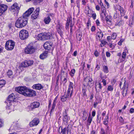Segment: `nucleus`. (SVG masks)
<instances>
[{"label":"nucleus","instance_id":"46","mask_svg":"<svg viewBox=\"0 0 134 134\" xmlns=\"http://www.w3.org/2000/svg\"><path fill=\"white\" fill-rule=\"evenodd\" d=\"M91 21L90 20V18H89L88 19V21L87 23V26L88 27L90 26L91 25Z\"/></svg>","mask_w":134,"mask_h":134},{"label":"nucleus","instance_id":"6","mask_svg":"<svg viewBox=\"0 0 134 134\" xmlns=\"http://www.w3.org/2000/svg\"><path fill=\"white\" fill-rule=\"evenodd\" d=\"M44 34L45 40L54 39L56 36L54 33L52 32H44Z\"/></svg>","mask_w":134,"mask_h":134},{"label":"nucleus","instance_id":"45","mask_svg":"<svg viewBox=\"0 0 134 134\" xmlns=\"http://www.w3.org/2000/svg\"><path fill=\"white\" fill-rule=\"evenodd\" d=\"M116 33H114L112 35L111 38L113 40H114L116 38Z\"/></svg>","mask_w":134,"mask_h":134},{"label":"nucleus","instance_id":"28","mask_svg":"<svg viewBox=\"0 0 134 134\" xmlns=\"http://www.w3.org/2000/svg\"><path fill=\"white\" fill-rule=\"evenodd\" d=\"M58 98L57 96H56L54 100V101L52 104V109L51 110V113L54 110V109L55 108V106H56V101L57 100Z\"/></svg>","mask_w":134,"mask_h":134},{"label":"nucleus","instance_id":"7","mask_svg":"<svg viewBox=\"0 0 134 134\" xmlns=\"http://www.w3.org/2000/svg\"><path fill=\"white\" fill-rule=\"evenodd\" d=\"M29 36L28 32L26 30H22L19 33V36L22 40H24L26 39Z\"/></svg>","mask_w":134,"mask_h":134},{"label":"nucleus","instance_id":"25","mask_svg":"<svg viewBox=\"0 0 134 134\" xmlns=\"http://www.w3.org/2000/svg\"><path fill=\"white\" fill-rule=\"evenodd\" d=\"M48 54V51H46L40 54V58L42 59H44L47 57Z\"/></svg>","mask_w":134,"mask_h":134},{"label":"nucleus","instance_id":"23","mask_svg":"<svg viewBox=\"0 0 134 134\" xmlns=\"http://www.w3.org/2000/svg\"><path fill=\"white\" fill-rule=\"evenodd\" d=\"M63 121L66 122V124H67L68 122L70 120L69 117H68L66 111H65L63 113Z\"/></svg>","mask_w":134,"mask_h":134},{"label":"nucleus","instance_id":"61","mask_svg":"<svg viewBox=\"0 0 134 134\" xmlns=\"http://www.w3.org/2000/svg\"><path fill=\"white\" fill-rule=\"evenodd\" d=\"M101 134H106L104 129L102 128L101 131Z\"/></svg>","mask_w":134,"mask_h":134},{"label":"nucleus","instance_id":"5","mask_svg":"<svg viewBox=\"0 0 134 134\" xmlns=\"http://www.w3.org/2000/svg\"><path fill=\"white\" fill-rule=\"evenodd\" d=\"M126 51L127 50H124L122 53V56L121 53H118L117 54L118 56L120 57L119 59L118 60V62L122 63L125 60L126 56Z\"/></svg>","mask_w":134,"mask_h":134},{"label":"nucleus","instance_id":"59","mask_svg":"<svg viewBox=\"0 0 134 134\" xmlns=\"http://www.w3.org/2000/svg\"><path fill=\"white\" fill-rule=\"evenodd\" d=\"M52 100H49V105L48 107L49 108L51 106V105Z\"/></svg>","mask_w":134,"mask_h":134},{"label":"nucleus","instance_id":"43","mask_svg":"<svg viewBox=\"0 0 134 134\" xmlns=\"http://www.w3.org/2000/svg\"><path fill=\"white\" fill-rule=\"evenodd\" d=\"M7 75L9 77L12 75L13 74L12 71L11 70H9L7 73Z\"/></svg>","mask_w":134,"mask_h":134},{"label":"nucleus","instance_id":"47","mask_svg":"<svg viewBox=\"0 0 134 134\" xmlns=\"http://www.w3.org/2000/svg\"><path fill=\"white\" fill-rule=\"evenodd\" d=\"M86 89H85L84 88H83L82 89V92L83 93V95L84 96L87 95L86 94Z\"/></svg>","mask_w":134,"mask_h":134},{"label":"nucleus","instance_id":"8","mask_svg":"<svg viewBox=\"0 0 134 134\" xmlns=\"http://www.w3.org/2000/svg\"><path fill=\"white\" fill-rule=\"evenodd\" d=\"M24 51L25 53L27 54H32L35 52V49L33 46L29 44L25 48Z\"/></svg>","mask_w":134,"mask_h":134},{"label":"nucleus","instance_id":"16","mask_svg":"<svg viewBox=\"0 0 134 134\" xmlns=\"http://www.w3.org/2000/svg\"><path fill=\"white\" fill-rule=\"evenodd\" d=\"M39 122L38 119L35 118L30 123V126L31 127H32L37 125Z\"/></svg>","mask_w":134,"mask_h":134},{"label":"nucleus","instance_id":"38","mask_svg":"<svg viewBox=\"0 0 134 134\" xmlns=\"http://www.w3.org/2000/svg\"><path fill=\"white\" fill-rule=\"evenodd\" d=\"M103 71L106 73H107L108 72V68L107 66H103Z\"/></svg>","mask_w":134,"mask_h":134},{"label":"nucleus","instance_id":"18","mask_svg":"<svg viewBox=\"0 0 134 134\" xmlns=\"http://www.w3.org/2000/svg\"><path fill=\"white\" fill-rule=\"evenodd\" d=\"M116 8L120 11L121 16H123L125 15V12L122 7L119 5H118L116 6Z\"/></svg>","mask_w":134,"mask_h":134},{"label":"nucleus","instance_id":"55","mask_svg":"<svg viewBox=\"0 0 134 134\" xmlns=\"http://www.w3.org/2000/svg\"><path fill=\"white\" fill-rule=\"evenodd\" d=\"M104 2L105 4L107 5V8H109L110 6L109 3L106 1V0H105Z\"/></svg>","mask_w":134,"mask_h":134},{"label":"nucleus","instance_id":"4","mask_svg":"<svg viewBox=\"0 0 134 134\" xmlns=\"http://www.w3.org/2000/svg\"><path fill=\"white\" fill-rule=\"evenodd\" d=\"M15 43V42L13 40H8L5 43V48L7 50H12L14 48Z\"/></svg>","mask_w":134,"mask_h":134},{"label":"nucleus","instance_id":"50","mask_svg":"<svg viewBox=\"0 0 134 134\" xmlns=\"http://www.w3.org/2000/svg\"><path fill=\"white\" fill-rule=\"evenodd\" d=\"M87 114H83V120H86L87 118Z\"/></svg>","mask_w":134,"mask_h":134},{"label":"nucleus","instance_id":"27","mask_svg":"<svg viewBox=\"0 0 134 134\" xmlns=\"http://www.w3.org/2000/svg\"><path fill=\"white\" fill-rule=\"evenodd\" d=\"M37 38L38 40H45L44 33H41L38 34Z\"/></svg>","mask_w":134,"mask_h":134},{"label":"nucleus","instance_id":"10","mask_svg":"<svg viewBox=\"0 0 134 134\" xmlns=\"http://www.w3.org/2000/svg\"><path fill=\"white\" fill-rule=\"evenodd\" d=\"M10 9L12 12H15L16 13H18L20 9V7L19 5L15 3L13 4L10 8Z\"/></svg>","mask_w":134,"mask_h":134},{"label":"nucleus","instance_id":"42","mask_svg":"<svg viewBox=\"0 0 134 134\" xmlns=\"http://www.w3.org/2000/svg\"><path fill=\"white\" fill-rule=\"evenodd\" d=\"M106 127L107 128L105 129V131L107 133H110L111 132V129H110L108 125H107Z\"/></svg>","mask_w":134,"mask_h":134},{"label":"nucleus","instance_id":"37","mask_svg":"<svg viewBox=\"0 0 134 134\" xmlns=\"http://www.w3.org/2000/svg\"><path fill=\"white\" fill-rule=\"evenodd\" d=\"M68 98L66 96L65 94L62 96L61 97V100L62 101L64 102L66 101L67 98Z\"/></svg>","mask_w":134,"mask_h":134},{"label":"nucleus","instance_id":"26","mask_svg":"<svg viewBox=\"0 0 134 134\" xmlns=\"http://www.w3.org/2000/svg\"><path fill=\"white\" fill-rule=\"evenodd\" d=\"M74 83L71 82H70L68 85V90L71 91V93L73 92V88L74 87Z\"/></svg>","mask_w":134,"mask_h":134},{"label":"nucleus","instance_id":"30","mask_svg":"<svg viewBox=\"0 0 134 134\" xmlns=\"http://www.w3.org/2000/svg\"><path fill=\"white\" fill-rule=\"evenodd\" d=\"M82 35L81 32L79 31L76 35V37L77 40L80 41L81 39Z\"/></svg>","mask_w":134,"mask_h":134},{"label":"nucleus","instance_id":"40","mask_svg":"<svg viewBox=\"0 0 134 134\" xmlns=\"http://www.w3.org/2000/svg\"><path fill=\"white\" fill-rule=\"evenodd\" d=\"M43 1V0H34V3L35 5H37L42 2Z\"/></svg>","mask_w":134,"mask_h":134},{"label":"nucleus","instance_id":"33","mask_svg":"<svg viewBox=\"0 0 134 134\" xmlns=\"http://www.w3.org/2000/svg\"><path fill=\"white\" fill-rule=\"evenodd\" d=\"M71 22L72 21L71 19H67V23L66 24L65 28L66 29H67L68 28L69 25L70 24V23H71Z\"/></svg>","mask_w":134,"mask_h":134},{"label":"nucleus","instance_id":"49","mask_svg":"<svg viewBox=\"0 0 134 134\" xmlns=\"http://www.w3.org/2000/svg\"><path fill=\"white\" fill-rule=\"evenodd\" d=\"M4 122L2 120L0 119V127L3 125Z\"/></svg>","mask_w":134,"mask_h":134},{"label":"nucleus","instance_id":"12","mask_svg":"<svg viewBox=\"0 0 134 134\" xmlns=\"http://www.w3.org/2000/svg\"><path fill=\"white\" fill-rule=\"evenodd\" d=\"M64 29L62 25L59 22L56 26V29L58 33L61 36L63 35V33L62 30H63Z\"/></svg>","mask_w":134,"mask_h":134},{"label":"nucleus","instance_id":"13","mask_svg":"<svg viewBox=\"0 0 134 134\" xmlns=\"http://www.w3.org/2000/svg\"><path fill=\"white\" fill-rule=\"evenodd\" d=\"M39 11V8H36L34 12V13L31 15V18L32 19H36L38 18Z\"/></svg>","mask_w":134,"mask_h":134},{"label":"nucleus","instance_id":"35","mask_svg":"<svg viewBox=\"0 0 134 134\" xmlns=\"http://www.w3.org/2000/svg\"><path fill=\"white\" fill-rule=\"evenodd\" d=\"M97 36L98 37L99 40H100L103 37V34L102 32H98L97 34Z\"/></svg>","mask_w":134,"mask_h":134},{"label":"nucleus","instance_id":"22","mask_svg":"<svg viewBox=\"0 0 134 134\" xmlns=\"http://www.w3.org/2000/svg\"><path fill=\"white\" fill-rule=\"evenodd\" d=\"M87 15V16L89 17H92L94 20H95L96 19V14L95 13H94L93 12L88 10Z\"/></svg>","mask_w":134,"mask_h":134},{"label":"nucleus","instance_id":"58","mask_svg":"<svg viewBox=\"0 0 134 134\" xmlns=\"http://www.w3.org/2000/svg\"><path fill=\"white\" fill-rule=\"evenodd\" d=\"M77 51H74L72 54V55L74 57H76L77 56Z\"/></svg>","mask_w":134,"mask_h":134},{"label":"nucleus","instance_id":"64","mask_svg":"<svg viewBox=\"0 0 134 134\" xmlns=\"http://www.w3.org/2000/svg\"><path fill=\"white\" fill-rule=\"evenodd\" d=\"M130 112L131 113H132L134 112V109L131 108L130 109Z\"/></svg>","mask_w":134,"mask_h":134},{"label":"nucleus","instance_id":"36","mask_svg":"<svg viewBox=\"0 0 134 134\" xmlns=\"http://www.w3.org/2000/svg\"><path fill=\"white\" fill-rule=\"evenodd\" d=\"M61 128V131L60 132V131H59V132L61 133H62V134H66V131H67V133L68 132V130H67L66 128V127H65L63 129L62 127Z\"/></svg>","mask_w":134,"mask_h":134},{"label":"nucleus","instance_id":"19","mask_svg":"<svg viewBox=\"0 0 134 134\" xmlns=\"http://www.w3.org/2000/svg\"><path fill=\"white\" fill-rule=\"evenodd\" d=\"M32 87L34 89L38 90H40L43 88V85L39 83L34 85Z\"/></svg>","mask_w":134,"mask_h":134},{"label":"nucleus","instance_id":"24","mask_svg":"<svg viewBox=\"0 0 134 134\" xmlns=\"http://www.w3.org/2000/svg\"><path fill=\"white\" fill-rule=\"evenodd\" d=\"M105 17L107 23L109 25H111L112 24V21L111 16L108 15Z\"/></svg>","mask_w":134,"mask_h":134},{"label":"nucleus","instance_id":"17","mask_svg":"<svg viewBox=\"0 0 134 134\" xmlns=\"http://www.w3.org/2000/svg\"><path fill=\"white\" fill-rule=\"evenodd\" d=\"M7 7L4 4L0 5V16L7 9Z\"/></svg>","mask_w":134,"mask_h":134},{"label":"nucleus","instance_id":"39","mask_svg":"<svg viewBox=\"0 0 134 134\" xmlns=\"http://www.w3.org/2000/svg\"><path fill=\"white\" fill-rule=\"evenodd\" d=\"M75 72V69H72L70 72H69V74L71 77L73 76Z\"/></svg>","mask_w":134,"mask_h":134},{"label":"nucleus","instance_id":"15","mask_svg":"<svg viewBox=\"0 0 134 134\" xmlns=\"http://www.w3.org/2000/svg\"><path fill=\"white\" fill-rule=\"evenodd\" d=\"M33 63L32 60H25L22 63V65L23 67H26L32 65Z\"/></svg>","mask_w":134,"mask_h":134},{"label":"nucleus","instance_id":"2","mask_svg":"<svg viewBox=\"0 0 134 134\" xmlns=\"http://www.w3.org/2000/svg\"><path fill=\"white\" fill-rule=\"evenodd\" d=\"M15 91L19 93L26 96H34L36 94V92L35 91L29 89L26 86L16 87Z\"/></svg>","mask_w":134,"mask_h":134},{"label":"nucleus","instance_id":"60","mask_svg":"<svg viewBox=\"0 0 134 134\" xmlns=\"http://www.w3.org/2000/svg\"><path fill=\"white\" fill-rule=\"evenodd\" d=\"M121 21H120L119 22H117L116 23L115 25L116 26H120L121 25Z\"/></svg>","mask_w":134,"mask_h":134},{"label":"nucleus","instance_id":"52","mask_svg":"<svg viewBox=\"0 0 134 134\" xmlns=\"http://www.w3.org/2000/svg\"><path fill=\"white\" fill-rule=\"evenodd\" d=\"M100 69V67L99 65L98 64L97 65L96 67L94 69V71H96L99 70Z\"/></svg>","mask_w":134,"mask_h":134},{"label":"nucleus","instance_id":"20","mask_svg":"<svg viewBox=\"0 0 134 134\" xmlns=\"http://www.w3.org/2000/svg\"><path fill=\"white\" fill-rule=\"evenodd\" d=\"M101 13L100 16L101 18L103 19L104 17L107 16L106 10L105 7H103L101 8Z\"/></svg>","mask_w":134,"mask_h":134},{"label":"nucleus","instance_id":"62","mask_svg":"<svg viewBox=\"0 0 134 134\" xmlns=\"http://www.w3.org/2000/svg\"><path fill=\"white\" fill-rule=\"evenodd\" d=\"M61 79L62 80L63 79V82H66L67 81V79L65 77H61Z\"/></svg>","mask_w":134,"mask_h":134},{"label":"nucleus","instance_id":"29","mask_svg":"<svg viewBox=\"0 0 134 134\" xmlns=\"http://www.w3.org/2000/svg\"><path fill=\"white\" fill-rule=\"evenodd\" d=\"M84 81L87 82V86H90L91 85V82L92 81V79L89 77H86Z\"/></svg>","mask_w":134,"mask_h":134},{"label":"nucleus","instance_id":"31","mask_svg":"<svg viewBox=\"0 0 134 134\" xmlns=\"http://www.w3.org/2000/svg\"><path fill=\"white\" fill-rule=\"evenodd\" d=\"M49 41L46 42L43 45L44 47L46 49L49 50L50 49L49 46Z\"/></svg>","mask_w":134,"mask_h":134},{"label":"nucleus","instance_id":"48","mask_svg":"<svg viewBox=\"0 0 134 134\" xmlns=\"http://www.w3.org/2000/svg\"><path fill=\"white\" fill-rule=\"evenodd\" d=\"M5 83V81L3 80H0V83L2 84V85H4Z\"/></svg>","mask_w":134,"mask_h":134},{"label":"nucleus","instance_id":"14","mask_svg":"<svg viewBox=\"0 0 134 134\" xmlns=\"http://www.w3.org/2000/svg\"><path fill=\"white\" fill-rule=\"evenodd\" d=\"M120 86L121 89H128V84L125 80H122L120 83Z\"/></svg>","mask_w":134,"mask_h":134},{"label":"nucleus","instance_id":"11","mask_svg":"<svg viewBox=\"0 0 134 134\" xmlns=\"http://www.w3.org/2000/svg\"><path fill=\"white\" fill-rule=\"evenodd\" d=\"M40 105V103L38 102H35L31 104L28 107V109L30 110L38 108Z\"/></svg>","mask_w":134,"mask_h":134},{"label":"nucleus","instance_id":"44","mask_svg":"<svg viewBox=\"0 0 134 134\" xmlns=\"http://www.w3.org/2000/svg\"><path fill=\"white\" fill-rule=\"evenodd\" d=\"M113 88L112 86L110 85L108 86L107 88V90L109 91H111L113 90Z\"/></svg>","mask_w":134,"mask_h":134},{"label":"nucleus","instance_id":"32","mask_svg":"<svg viewBox=\"0 0 134 134\" xmlns=\"http://www.w3.org/2000/svg\"><path fill=\"white\" fill-rule=\"evenodd\" d=\"M73 92L71 93V91L67 90L66 94L65 95L68 98H70L72 97Z\"/></svg>","mask_w":134,"mask_h":134},{"label":"nucleus","instance_id":"53","mask_svg":"<svg viewBox=\"0 0 134 134\" xmlns=\"http://www.w3.org/2000/svg\"><path fill=\"white\" fill-rule=\"evenodd\" d=\"M118 16L119 14L116 12V13H115V14H114L113 16V17L114 18L116 19L118 18Z\"/></svg>","mask_w":134,"mask_h":134},{"label":"nucleus","instance_id":"1","mask_svg":"<svg viewBox=\"0 0 134 134\" xmlns=\"http://www.w3.org/2000/svg\"><path fill=\"white\" fill-rule=\"evenodd\" d=\"M34 10L33 7L29 8L23 15L22 16L19 18L16 21L15 25L18 28H22L25 26L27 23L28 18Z\"/></svg>","mask_w":134,"mask_h":134},{"label":"nucleus","instance_id":"41","mask_svg":"<svg viewBox=\"0 0 134 134\" xmlns=\"http://www.w3.org/2000/svg\"><path fill=\"white\" fill-rule=\"evenodd\" d=\"M128 89H124L122 93V94L124 97L126 96Z\"/></svg>","mask_w":134,"mask_h":134},{"label":"nucleus","instance_id":"21","mask_svg":"<svg viewBox=\"0 0 134 134\" xmlns=\"http://www.w3.org/2000/svg\"><path fill=\"white\" fill-rule=\"evenodd\" d=\"M96 89L97 92H98L101 91L102 86L100 83L98 82L96 83Z\"/></svg>","mask_w":134,"mask_h":134},{"label":"nucleus","instance_id":"34","mask_svg":"<svg viewBox=\"0 0 134 134\" xmlns=\"http://www.w3.org/2000/svg\"><path fill=\"white\" fill-rule=\"evenodd\" d=\"M92 121V118L91 117V115L90 114L88 117L87 120V125L88 126L90 125Z\"/></svg>","mask_w":134,"mask_h":134},{"label":"nucleus","instance_id":"54","mask_svg":"<svg viewBox=\"0 0 134 134\" xmlns=\"http://www.w3.org/2000/svg\"><path fill=\"white\" fill-rule=\"evenodd\" d=\"M124 41V40L122 39H121L119 41V42H118V44L119 45H121L122 44V42H123Z\"/></svg>","mask_w":134,"mask_h":134},{"label":"nucleus","instance_id":"9","mask_svg":"<svg viewBox=\"0 0 134 134\" xmlns=\"http://www.w3.org/2000/svg\"><path fill=\"white\" fill-rule=\"evenodd\" d=\"M54 16V15L53 13H49L47 16L44 18V21L46 24H48L51 22V18H53Z\"/></svg>","mask_w":134,"mask_h":134},{"label":"nucleus","instance_id":"3","mask_svg":"<svg viewBox=\"0 0 134 134\" xmlns=\"http://www.w3.org/2000/svg\"><path fill=\"white\" fill-rule=\"evenodd\" d=\"M15 99V96L13 93L10 94L8 97L7 100L5 101L7 104L6 108L7 109L13 110L14 107L13 105H12Z\"/></svg>","mask_w":134,"mask_h":134},{"label":"nucleus","instance_id":"57","mask_svg":"<svg viewBox=\"0 0 134 134\" xmlns=\"http://www.w3.org/2000/svg\"><path fill=\"white\" fill-rule=\"evenodd\" d=\"M100 4V6H101V8H103V7H105L103 4V3L101 1H100V2H98Z\"/></svg>","mask_w":134,"mask_h":134},{"label":"nucleus","instance_id":"56","mask_svg":"<svg viewBox=\"0 0 134 134\" xmlns=\"http://www.w3.org/2000/svg\"><path fill=\"white\" fill-rule=\"evenodd\" d=\"M102 82H103L104 86H105L106 85V80L104 79H103Z\"/></svg>","mask_w":134,"mask_h":134},{"label":"nucleus","instance_id":"63","mask_svg":"<svg viewBox=\"0 0 134 134\" xmlns=\"http://www.w3.org/2000/svg\"><path fill=\"white\" fill-rule=\"evenodd\" d=\"M119 120L120 121L121 123H123L124 122L123 119L121 117H120L119 118Z\"/></svg>","mask_w":134,"mask_h":134},{"label":"nucleus","instance_id":"51","mask_svg":"<svg viewBox=\"0 0 134 134\" xmlns=\"http://www.w3.org/2000/svg\"><path fill=\"white\" fill-rule=\"evenodd\" d=\"M94 54L96 57L98 56L99 55L98 52L97 50L95 51Z\"/></svg>","mask_w":134,"mask_h":134}]
</instances>
